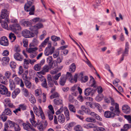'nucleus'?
I'll use <instances>...</instances> for the list:
<instances>
[{"instance_id": "f257e3e1", "label": "nucleus", "mask_w": 131, "mask_h": 131, "mask_svg": "<svg viewBox=\"0 0 131 131\" xmlns=\"http://www.w3.org/2000/svg\"><path fill=\"white\" fill-rule=\"evenodd\" d=\"M110 111H105L104 113V116L107 118L113 117L116 115L118 116L120 113L119 107V104L117 103L115 104V107L114 108L111 106L110 108Z\"/></svg>"}, {"instance_id": "f03ea898", "label": "nucleus", "mask_w": 131, "mask_h": 131, "mask_svg": "<svg viewBox=\"0 0 131 131\" xmlns=\"http://www.w3.org/2000/svg\"><path fill=\"white\" fill-rule=\"evenodd\" d=\"M30 114L31 116V118H30V121L32 125L34 127L37 126L38 129L40 131L43 130L45 129V127H44L41 123L38 121L37 123L35 121L34 115L32 111H30Z\"/></svg>"}, {"instance_id": "7ed1b4c3", "label": "nucleus", "mask_w": 131, "mask_h": 131, "mask_svg": "<svg viewBox=\"0 0 131 131\" xmlns=\"http://www.w3.org/2000/svg\"><path fill=\"white\" fill-rule=\"evenodd\" d=\"M27 2L24 6L25 10L26 12H29L30 15H34L35 12L34 6H31L33 4L34 0H27Z\"/></svg>"}, {"instance_id": "20e7f679", "label": "nucleus", "mask_w": 131, "mask_h": 131, "mask_svg": "<svg viewBox=\"0 0 131 131\" xmlns=\"http://www.w3.org/2000/svg\"><path fill=\"white\" fill-rule=\"evenodd\" d=\"M9 12L5 9L2 10L0 15V23L2 19H4L6 21H9Z\"/></svg>"}, {"instance_id": "39448f33", "label": "nucleus", "mask_w": 131, "mask_h": 131, "mask_svg": "<svg viewBox=\"0 0 131 131\" xmlns=\"http://www.w3.org/2000/svg\"><path fill=\"white\" fill-rule=\"evenodd\" d=\"M55 48L53 47H52L51 42H49L48 47H46L45 50L44 54L46 56H48L52 54L54 52Z\"/></svg>"}, {"instance_id": "423d86ee", "label": "nucleus", "mask_w": 131, "mask_h": 131, "mask_svg": "<svg viewBox=\"0 0 131 131\" xmlns=\"http://www.w3.org/2000/svg\"><path fill=\"white\" fill-rule=\"evenodd\" d=\"M0 93L7 97L10 96L11 94L10 92L8 91L6 87L1 84H0Z\"/></svg>"}, {"instance_id": "0eeeda50", "label": "nucleus", "mask_w": 131, "mask_h": 131, "mask_svg": "<svg viewBox=\"0 0 131 131\" xmlns=\"http://www.w3.org/2000/svg\"><path fill=\"white\" fill-rule=\"evenodd\" d=\"M43 27L42 25L40 23H39L34 26L30 27L29 28V29L31 31L34 32V33L37 35L38 33V29L42 28Z\"/></svg>"}, {"instance_id": "6e6552de", "label": "nucleus", "mask_w": 131, "mask_h": 131, "mask_svg": "<svg viewBox=\"0 0 131 131\" xmlns=\"http://www.w3.org/2000/svg\"><path fill=\"white\" fill-rule=\"evenodd\" d=\"M22 34L23 37L26 38L33 37L35 36L34 33L26 29L22 31Z\"/></svg>"}, {"instance_id": "1a4fd4ad", "label": "nucleus", "mask_w": 131, "mask_h": 131, "mask_svg": "<svg viewBox=\"0 0 131 131\" xmlns=\"http://www.w3.org/2000/svg\"><path fill=\"white\" fill-rule=\"evenodd\" d=\"M47 79L48 86L49 87H52L54 83L55 84L57 85V81L53 79L50 75H48L47 76Z\"/></svg>"}, {"instance_id": "9d476101", "label": "nucleus", "mask_w": 131, "mask_h": 131, "mask_svg": "<svg viewBox=\"0 0 131 131\" xmlns=\"http://www.w3.org/2000/svg\"><path fill=\"white\" fill-rule=\"evenodd\" d=\"M22 125L24 129L28 131H36L35 129L31 126L29 123H23Z\"/></svg>"}, {"instance_id": "9b49d317", "label": "nucleus", "mask_w": 131, "mask_h": 131, "mask_svg": "<svg viewBox=\"0 0 131 131\" xmlns=\"http://www.w3.org/2000/svg\"><path fill=\"white\" fill-rule=\"evenodd\" d=\"M122 110L124 113L127 114H129L131 111L130 107L126 104L122 106Z\"/></svg>"}, {"instance_id": "f8f14e48", "label": "nucleus", "mask_w": 131, "mask_h": 131, "mask_svg": "<svg viewBox=\"0 0 131 131\" xmlns=\"http://www.w3.org/2000/svg\"><path fill=\"white\" fill-rule=\"evenodd\" d=\"M0 44L4 46H8L9 43L7 38L5 36L2 37L0 39Z\"/></svg>"}, {"instance_id": "ddd939ff", "label": "nucleus", "mask_w": 131, "mask_h": 131, "mask_svg": "<svg viewBox=\"0 0 131 131\" xmlns=\"http://www.w3.org/2000/svg\"><path fill=\"white\" fill-rule=\"evenodd\" d=\"M50 69V68L49 65H45L43 66L42 70L40 72H38V73L44 75L46 72H48L49 70Z\"/></svg>"}, {"instance_id": "4468645a", "label": "nucleus", "mask_w": 131, "mask_h": 131, "mask_svg": "<svg viewBox=\"0 0 131 131\" xmlns=\"http://www.w3.org/2000/svg\"><path fill=\"white\" fill-rule=\"evenodd\" d=\"M94 91L90 88L86 89L84 91L85 95L86 96H92L94 94Z\"/></svg>"}, {"instance_id": "2eb2a0df", "label": "nucleus", "mask_w": 131, "mask_h": 131, "mask_svg": "<svg viewBox=\"0 0 131 131\" xmlns=\"http://www.w3.org/2000/svg\"><path fill=\"white\" fill-rule=\"evenodd\" d=\"M37 111V113H38V114H39V115H36L37 116L41 118L42 119H45V117L42 111L41 108L40 106H39V109Z\"/></svg>"}, {"instance_id": "dca6fc26", "label": "nucleus", "mask_w": 131, "mask_h": 131, "mask_svg": "<svg viewBox=\"0 0 131 131\" xmlns=\"http://www.w3.org/2000/svg\"><path fill=\"white\" fill-rule=\"evenodd\" d=\"M4 101V104H5V106H8L9 107L11 108H14L15 107V106L11 103L9 99L8 98L5 99Z\"/></svg>"}, {"instance_id": "f3484780", "label": "nucleus", "mask_w": 131, "mask_h": 131, "mask_svg": "<svg viewBox=\"0 0 131 131\" xmlns=\"http://www.w3.org/2000/svg\"><path fill=\"white\" fill-rule=\"evenodd\" d=\"M14 57L15 59L19 61H21L23 58V56L18 52L14 53Z\"/></svg>"}, {"instance_id": "a211bd4d", "label": "nucleus", "mask_w": 131, "mask_h": 131, "mask_svg": "<svg viewBox=\"0 0 131 131\" xmlns=\"http://www.w3.org/2000/svg\"><path fill=\"white\" fill-rule=\"evenodd\" d=\"M66 79L65 78V75H62L61 76L59 81V83L61 85L64 86V85L66 82Z\"/></svg>"}, {"instance_id": "6ab92c4d", "label": "nucleus", "mask_w": 131, "mask_h": 131, "mask_svg": "<svg viewBox=\"0 0 131 131\" xmlns=\"http://www.w3.org/2000/svg\"><path fill=\"white\" fill-rule=\"evenodd\" d=\"M83 76V73L81 72L79 75L78 77L81 78V81L82 82H86L88 80V77L87 76Z\"/></svg>"}, {"instance_id": "aec40b11", "label": "nucleus", "mask_w": 131, "mask_h": 131, "mask_svg": "<svg viewBox=\"0 0 131 131\" xmlns=\"http://www.w3.org/2000/svg\"><path fill=\"white\" fill-rule=\"evenodd\" d=\"M58 121L60 123H63L65 121V118L64 115L62 114H60L58 116Z\"/></svg>"}, {"instance_id": "412c9836", "label": "nucleus", "mask_w": 131, "mask_h": 131, "mask_svg": "<svg viewBox=\"0 0 131 131\" xmlns=\"http://www.w3.org/2000/svg\"><path fill=\"white\" fill-rule=\"evenodd\" d=\"M12 78L14 80L15 82L17 84H19L21 79L17 77L16 75L13 74L12 76Z\"/></svg>"}, {"instance_id": "4be33fe9", "label": "nucleus", "mask_w": 131, "mask_h": 131, "mask_svg": "<svg viewBox=\"0 0 131 131\" xmlns=\"http://www.w3.org/2000/svg\"><path fill=\"white\" fill-rule=\"evenodd\" d=\"M91 116L94 117L95 118L100 121H102V118L98 115L93 112H91L90 114Z\"/></svg>"}, {"instance_id": "5701e85b", "label": "nucleus", "mask_w": 131, "mask_h": 131, "mask_svg": "<svg viewBox=\"0 0 131 131\" xmlns=\"http://www.w3.org/2000/svg\"><path fill=\"white\" fill-rule=\"evenodd\" d=\"M64 112L65 115L66 117V119L67 121L69 120L70 119L69 112L66 107H65L64 108Z\"/></svg>"}, {"instance_id": "b1692460", "label": "nucleus", "mask_w": 131, "mask_h": 131, "mask_svg": "<svg viewBox=\"0 0 131 131\" xmlns=\"http://www.w3.org/2000/svg\"><path fill=\"white\" fill-rule=\"evenodd\" d=\"M76 69V65L74 63H72L69 67V71L71 73L74 72Z\"/></svg>"}, {"instance_id": "393cba45", "label": "nucleus", "mask_w": 131, "mask_h": 131, "mask_svg": "<svg viewBox=\"0 0 131 131\" xmlns=\"http://www.w3.org/2000/svg\"><path fill=\"white\" fill-rule=\"evenodd\" d=\"M9 21H6L4 20H2L1 21V25L2 27L5 28V29H8V25L7 24V22H8Z\"/></svg>"}, {"instance_id": "a878e982", "label": "nucleus", "mask_w": 131, "mask_h": 131, "mask_svg": "<svg viewBox=\"0 0 131 131\" xmlns=\"http://www.w3.org/2000/svg\"><path fill=\"white\" fill-rule=\"evenodd\" d=\"M69 101L71 103H73L75 102L74 103L75 105H77L78 103V102L77 100L74 99V98L72 96V95H70L69 98Z\"/></svg>"}, {"instance_id": "bb28decb", "label": "nucleus", "mask_w": 131, "mask_h": 131, "mask_svg": "<svg viewBox=\"0 0 131 131\" xmlns=\"http://www.w3.org/2000/svg\"><path fill=\"white\" fill-rule=\"evenodd\" d=\"M21 24L22 25L25 27H31V23L29 21H22Z\"/></svg>"}, {"instance_id": "cd10ccee", "label": "nucleus", "mask_w": 131, "mask_h": 131, "mask_svg": "<svg viewBox=\"0 0 131 131\" xmlns=\"http://www.w3.org/2000/svg\"><path fill=\"white\" fill-rule=\"evenodd\" d=\"M49 37L47 38L44 41L41 43L40 45L39 46L40 47H45L46 45L47 42H48Z\"/></svg>"}, {"instance_id": "c85d7f7f", "label": "nucleus", "mask_w": 131, "mask_h": 131, "mask_svg": "<svg viewBox=\"0 0 131 131\" xmlns=\"http://www.w3.org/2000/svg\"><path fill=\"white\" fill-rule=\"evenodd\" d=\"M54 104L56 105H60L62 104V100L58 98L55 99L53 100Z\"/></svg>"}, {"instance_id": "c756f323", "label": "nucleus", "mask_w": 131, "mask_h": 131, "mask_svg": "<svg viewBox=\"0 0 131 131\" xmlns=\"http://www.w3.org/2000/svg\"><path fill=\"white\" fill-rule=\"evenodd\" d=\"M9 87L11 90H14L15 87V85L14 81L11 79L9 80Z\"/></svg>"}, {"instance_id": "7c9ffc66", "label": "nucleus", "mask_w": 131, "mask_h": 131, "mask_svg": "<svg viewBox=\"0 0 131 131\" xmlns=\"http://www.w3.org/2000/svg\"><path fill=\"white\" fill-rule=\"evenodd\" d=\"M9 38L11 40L12 42H13L16 39V36L13 33H10L9 35Z\"/></svg>"}, {"instance_id": "2f4dec72", "label": "nucleus", "mask_w": 131, "mask_h": 131, "mask_svg": "<svg viewBox=\"0 0 131 131\" xmlns=\"http://www.w3.org/2000/svg\"><path fill=\"white\" fill-rule=\"evenodd\" d=\"M68 107L70 111L74 113H75L76 112V109L73 105L70 103L69 104Z\"/></svg>"}, {"instance_id": "473e14b6", "label": "nucleus", "mask_w": 131, "mask_h": 131, "mask_svg": "<svg viewBox=\"0 0 131 131\" xmlns=\"http://www.w3.org/2000/svg\"><path fill=\"white\" fill-rule=\"evenodd\" d=\"M42 100H41V98L40 97H39L38 98V102L40 103H41L42 102L44 103L45 102L46 100V95L44 93H43L42 94Z\"/></svg>"}, {"instance_id": "72a5a7b5", "label": "nucleus", "mask_w": 131, "mask_h": 131, "mask_svg": "<svg viewBox=\"0 0 131 131\" xmlns=\"http://www.w3.org/2000/svg\"><path fill=\"white\" fill-rule=\"evenodd\" d=\"M3 113L4 114L10 116L12 114V112L10 109L7 108L5 109Z\"/></svg>"}, {"instance_id": "f704fd0d", "label": "nucleus", "mask_w": 131, "mask_h": 131, "mask_svg": "<svg viewBox=\"0 0 131 131\" xmlns=\"http://www.w3.org/2000/svg\"><path fill=\"white\" fill-rule=\"evenodd\" d=\"M29 101L32 103H34L36 102V100L32 95H30L28 97Z\"/></svg>"}, {"instance_id": "c9c22d12", "label": "nucleus", "mask_w": 131, "mask_h": 131, "mask_svg": "<svg viewBox=\"0 0 131 131\" xmlns=\"http://www.w3.org/2000/svg\"><path fill=\"white\" fill-rule=\"evenodd\" d=\"M23 92L24 95L26 97H29V95H30L29 94L28 90L25 88H23L22 90Z\"/></svg>"}, {"instance_id": "e433bc0d", "label": "nucleus", "mask_w": 131, "mask_h": 131, "mask_svg": "<svg viewBox=\"0 0 131 131\" xmlns=\"http://www.w3.org/2000/svg\"><path fill=\"white\" fill-rule=\"evenodd\" d=\"M92 78H91L90 80V82L92 84L90 85V86L91 87H93L94 88H96V84L95 81L94 80V79L92 77H91Z\"/></svg>"}, {"instance_id": "4c0bfd02", "label": "nucleus", "mask_w": 131, "mask_h": 131, "mask_svg": "<svg viewBox=\"0 0 131 131\" xmlns=\"http://www.w3.org/2000/svg\"><path fill=\"white\" fill-rule=\"evenodd\" d=\"M85 121L88 122H89L94 123L96 122L95 119L91 117H89L86 118Z\"/></svg>"}, {"instance_id": "58836bf2", "label": "nucleus", "mask_w": 131, "mask_h": 131, "mask_svg": "<svg viewBox=\"0 0 131 131\" xmlns=\"http://www.w3.org/2000/svg\"><path fill=\"white\" fill-rule=\"evenodd\" d=\"M25 84L26 87L28 89H30L31 86V82L28 80H25Z\"/></svg>"}, {"instance_id": "ea45409f", "label": "nucleus", "mask_w": 131, "mask_h": 131, "mask_svg": "<svg viewBox=\"0 0 131 131\" xmlns=\"http://www.w3.org/2000/svg\"><path fill=\"white\" fill-rule=\"evenodd\" d=\"M57 62L56 61H52L51 62L48 64L49 66L51 68H54L57 65Z\"/></svg>"}, {"instance_id": "a19ab883", "label": "nucleus", "mask_w": 131, "mask_h": 131, "mask_svg": "<svg viewBox=\"0 0 131 131\" xmlns=\"http://www.w3.org/2000/svg\"><path fill=\"white\" fill-rule=\"evenodd\" d=\"M37 49V48L36 47L34 48H29L27 50L28 52L29 53H33L36 52L35 51Z\"/></svg>"}, {"instance_id": "79ce46f5", "label": "nucleus", "mask_w": 131, "mask_h": 131, "mask_svg": "<svg viewBox=\"0 0 131 131\" xmlns=\"http://www.w3.org/2000/svg\"><path fill=\"white\" fill-rule=\"evenodd\" d=\"M103 97V95L99 94L95 98L97 102H99L102 100Z\"/></svg>"}, {"instance_id": "37998d69", "label": "nucleus", "mask_w": 131, "mask_h": 131, "mask_svg": "<svg viewBox=\"0 0 131 131\" xmlns=\"http://www.w3.org/2000/svg\"><path fill=\"white\" fill-rule=\"evenodd\" d=\"M30 62L29 60H26L25 59H24V67L25 68L27 69L28 67V65Z\"/></svg>"}, {"instance_id": "c03bdc74", "label": "nucleus", "mask_w": 131, "mask_h": 131, "mask_svg": "<svg viewBox=\"0 0 131 131\" xmlns=\"http://www.w3.org/2000/svg\"><path fill=\"white\" fill-rule=\"evenodd\" d=\"M20 90L18 88L16 89L14 91L13 94H14L15 95H13V97H15L16 96L18 95L20 92Z\"/></svg>"}, {"instance_id": "a18cd8bd", "label": "nucleus", "mask_w": 131, "mask_h": 131, "mask_svg": "<svg viewBox=\"0 0 131 131\" xmlns=\"http://www.w3.org/2000/svg\"><path fill=\"white\" fill-rule=\"evenodd\" d=\"M74 130L75 131H82L83 129L81 126L77 125L75 126L74 128Z\"/></svg>"}, {"instance_id": "49530a36", "label": "nucleus", "mask_w": 131, "mask_h": 131, "mask_svg": "<svg viewBox=\"0 0 131 131\" xmlns=\"http://www.w3.org/2000/svg\"><path fill=\"white\" fill-rule=\"evenodd\" d=\"M3 122H5L7 119V117L2 113V114L0 116Z\"/></svg>"}, {"instance_id": "de8ad7c7", "label": "nucleus", "mask_w": 131, "mask_h": 131, "mask_svg": "<svg viewBox=\"0 0 131 131\" xmlns=\"http://www.w3.org/2000/svg\"><path fill=\"white\" fill-rule=\"evenodd\" d=\"M41 66L38 63L35 65L34 68L35 70L36 71H39L40 70Z\"/></svg>"}, {"instance_id": "09e8293b", "label": "nucleus", "mask_w": 131, "mask_h": 131, "mask_svg": "<svg viewBox=\"0 0 131 131\" xmlns=\"http://www.w3.org/2000/svg\"><path fill=\"white\" fill-rule=\"evenodd\" d=\"M9 27L13 31H15L17 30L16 24H14L12 25H10Z\"/></svg>"}, {"instance_id": "8fccbe9b", "label": "nucleus", "mask_w": 131, "mask_h": 131, "mask_svg": "<svg viewBox=\"0 0 131 131\" xmlns=\"http://www.w3.org/2000/svg\"><path fill=\"white\" fill-rule=\"evenodd\" d=\"M28 74V71L27 70L25 71V72L22 75V78L25 81V80H27V79H28L27 75Z\"/></svg>"}, {"instance_id": "3c124183", "label": "nucleus", "mask_w": 131, "mask_h": 131, "mask_svg": "<svg viewBox=\"0 0 131 131\" xmlns=\"http://www.w3.org/2000/svg\"><path fill=\"white\" fill-rule=\"evenodd\" d=\"M51 38L52 41H56L60 40V37L55 36H52L51 37Z\"/></svg>"}, {"instance_id": "603ef678", "label": "nucleus", "mask_w": 131, "mask_h": 131, "mask_svg": "<svg viewBox=\"0 0 131 131\" xmlns=\"http://www.w3.org/2000/svg\"><path fill=\"white\" fill-rule=\"evenodd\" d=\"M8 123L10 127L11 128L14 127L15 126V125L16 124L14 122L9 120L8 121Z\"/></svg>"}, {"instance_id": "864d4df0", "label": "nucleus", "mask_w": 131, "mask_h": 131, "mask_svg": "<svg viewBox=\"0 0 131 131\" xmlns=\"http://www.w3.org/2000/svg\"><path fill=\"white\" fill-rule=\"evenodd\" d=\"M46 60L47 63L48 64L49 63H50L51 62H52V61L53 60L52 57L51 56H48Z\"/></svg>"}, {"instance_id": "5fc2aeb1", "label": "nucleus", "mask_w": 131, "mask_h": 131, "mask_svg": "<svg viewBox=\"0 0 131 131\" xmlns=\"http://www.w3.org/2000/svg\"><path fill=\"white\" fill-rule=\"evenodd\" d=\"M61 75V73H59L58 74H56L54 76H52V79L55 80L56 81L57 80H58L59 77Z\"/></svg>"}, {"instance_id": "6e6d98bb", "label": "nucleus", "mask_w": 131, "mask_h": 131, "mask_svg": "<svg viewBox=\"0 0 131 131\" xmlns=\"http://www.w3.org/2000/svg\"><path fill=\"white\" fill-rule=\"evenodd\" d=\"M41 85L43 87L45 88H47L48 86L47 82V80H46L42 82Z\"/></svg>"}, {"instance_id": "4d7b16f0", "label": "nucleus", "mask_w": 131, "mask_h": 131, "mask_svg": "<svg viewBox=\"0 0 131 131\" xmlns=\"http://www.w3.org/2000/svg\"><path fill=\"white\" fill-rule=\"evenodd\" d=\"M72 77V74L71 73L67 72V73L66 76H65V78L66 79V80L67 79H69L71 78Z\"/></svg>"}, {"instance_id": "13d9d810", "label": "nucleus", "mask_w": 131, "mask_h": 131, "mask_svg": "<svg viewBox=\"0 0 131 131\" xmlns=\"http://www.w3.org/2000/svg\"><path fill=\"white\" fill-rule=\"evenodd\" d=\"M124 117L127 120L129 123H131V117L130 115H124Z\"/></svg>"}, {"instance_id": "bf43d9fd", "label": "nucleus", "mask_w": 131, "mask_h": 131, "mask_svg": "<svg viewBox=\"0 0 131 131\" xmlns=\"http://www.w3.org/2000/svg\"><path fill=\"white\" fill-rule=\"evenodd\" d=\"M94 127V124L92 123H90L86 124L84 126V127L88 129L90 128H92Z\"/></svg>"}, {"instance_id": "052dcab7", "label": "nucleus", "mask_w": 131, "mask_h": 131, "mask_svg": "<svg viewBox=\"0 0 131 131\" xmlns=\"http://www.w3.org/2000/svg\"><path fill=\"white\" fill-rule=\"evenodd\" d=\"M59 97V95L58 93L56 92H54L53 94L51 95L50 96L51 99H52L55 97Z\"/></svg>"}, {"instance_id": "680f3d73", "label": "nucleus", "mask_w": 131, "mask_h": 131, "mask_svg": "<svg viewBox=\"0 0 131 131\" xmlns=\"http://www.w3.org/2000/svg\"><path fill=\"white\" fill-rule=\"evenodd\" d=\"M53 114L52 113L50 112V111L48 112V116L50 120H51L53 119Z\"/></svg>"}, {"instance_id": "e2e57ef3", "label": "nucleus", "mask_w": 131, "mask_h": 131, "mask_svg": "<svg viewBox=\"0 0 131 131\" xmlns=\"http://www.w3.org/2000/svg\"><path fill=\"white\" fill-rule=\"evenodd\" d=\"M11 75V72L9 71H6L5 74V76L7 79H9Z\"/></svg>"}, {"instance_id": "0e129e2a", "label": "nucleus", "mask_w": 131, "mask_h": 131, "mask_svg": "<svg viewBox=\"0 0 131 131\" xmlns=\"http://www.w3.org/2000/svg\"><path fill=\"white\" fill-rule=\"evenodd\" d=\"M111 97H105L104 98V101L105 103H109L110 102V99H111Z\"/></svg>"}, {"instance_id": "69168bd1", "label": "nucleus", "mask_w": 131, "mask_h": 131, "mask_svg": "<svg viewBox=\"0 0 131 131\" xmlns=\"http://www.w3.org/2000/svg\"><path fill=\"white\" fill-rule=\"evenodd\" d=\"M23 43L24 44V46L25 47H27L28 45V41L27 39H24L23 40Z\"/></svg>"}, {"instance_id": "338daca9", "label": "nucleus", "mask_w": 131, "mask_h": 131, "mask_svg": "<svg viewBox=\"0 0 131 131\" xmlns=\"http://www.w3.org/2000/svg\"><path fill=\"white\" fill-rule=\"evenodd\" d=\"M14 127L16 131H20V130L21 128L17 124L15 125Z\"/></svg>"}, {"instance_id": "774afa93", "label": "nucleus", "mask_w": 131, "mask_h": 131, "mask_svg": "<svg viewBox=\"0 0 131 131\" xmlns=\"http://www.w3.org/2000/svg\"><path fill=\"white\" fill-rule=\"evenodd\" d=\"M10 66L12 68H15L16 67V64L13 61L11 62L10 63Z\"/></svg>"}]
</instances>
